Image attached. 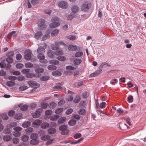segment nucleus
Wrapping results in <instances>:
<instances>
[{
    "mask_svg": "<svg viewBox=\"0 0 146 146\" xmlns=\"http://www.w3.org/2000/svg\"><path fill=\"white\" fill-rule=\"evenodd\" d=\"M32 139L30 140V143L32 145H36L39 143V141L37 139L31 138Z\"/></svg>",
    "mask_w": 146,
    "mask_h": 146,
    "instance_id": "nucleus-11",
    "label": "nucleus"
},
{
    "mask_svg": "<svg viewBox=\"0 0 146 146\" xmlns=\"http://www.w3.org/2000/svg\"><path fill=\"white\" fill-rule=\"evenodd\" d=\"M31 125V123L30 121H25L22 124V127L24 128H26L29 127Z\"/></svg>",
    "mask_w": 146,
    "mask_h": 146,
    "instance_id": "nucleus-24",
    "label": "nucleus"
},
{
    "mask_svg": "<svg viewBox=\"0 0 146 146\" xmlns=\"http://www.w3.org/2000/svg\"><path fill=\"white\" fill-rule=\"evenodd\" d=\"M50 138V136L49 135H43L41 137V139L42 140L46 141Z\"/></svg>",
    "mask_w": 146,
    "mask_h": 146,
    "instance_id": "nucleus-45",
    "label": "nucleus"
},
{
    "mask_svg": "<svg viewBox=\"0 0 146 146\" xmlns=\"http://www.w3.org/2000/svg\"><path fill=\"white\" fill-rule=\"evenodd\" d=\"M1 117L3 119L7 120L8 119V116L6 114L3 113L1 115Z\"/></svg>",
    "mask_w": 146,
    "mask_h": 146,
    "instance_id": "nucleus-56",
    "label": "nucleus"
},
{
    "mask_svg": "<svg viewBox=\"0 0 146 146\" xmlns=\"http://www.w3.org/2000/svg\"><path fill=\"white\" fill-rule=\"evenodd\" d=\"M26 77L28 78H32L34 77H36L35 74L29 72L25 74Z\"/></svg>",
    "mask_w": 146,
    "mask_h": 146,
    "instance_id": "nucleus-22",
    "label": "nucleus"
},
{
    "mask_svg": "<svg viewBox=\"0 0 146 146\" xmlns=\"http://www.w3.org/2000/svg\"><path fill=\"white\" fill-rule=\"evenodd\" d=\"M22 114L21 113L16 114L15 116V119L19 120L22 118Z\"/></svg>",
    "mask_w": 146,
    "mask_h": 146,
    "instance_id": "nucleus-41",
    "label": "nucleus"
},
{
    "mask_svg": "<svg viewBox=\"0 0 146 146\" xmlns=\"http://www.w3.org/2000/svg\"><path fill=\"white\" fill-rule=\"evenodd\" d=\"M91 6L90 3L85 2L82 5L81 7V10L84 12L87 11L90 8Z\"/></svg>",
    "mask_w": 146,
    "mask_h": 146,
    "instance_id": "nucleus-3",
    "label": "nucleus"
},
{
    "mask_svg": "<svg viewBox=\"0 0 146 146\" xmlns=\"http://www.w3.org/2000/svg\"><path fill=\"white\" fill-rule=\"evenodd\" d=\"M49 126V124L48 123L44 122L41 124L40 127L42 129H45L48 127Z\"/></svg>",
    "mask_w": 146,
    "mask_h": 146,
    "instance_id": "nucleus-29",
    "label": "nucleus"
},
{
    "mask_svg": "<svg viewBox=\"0 0 146 146\" xmlns=\"http://www.w3.org/2000/svg\"><path fill=\"white\" fill-rule=\"evenodd\" d=\"M6 84L9 87H11L14 86L15 84V82L12 81H7L6 82Z\"/></svg>",
    "mask_w": 146,
    "mask_h": 146,
    "instance_id": "nucleus-30",
    "label": "nucleus"
},
{
    "mask_svg": "<svg viewBox=\"0 0 146 146\" xmlns=\"http://www.w3.org/2000/svg\"><path fill=\"white\" fill-rule=\"evenodd\" d=\"M59 45L56 42H55V45L52 48L53 50H57L59 48Z\"/></svg>",
    "mask_w": 146,
    "mask_h": 146,
    "instance_id": "nucleus-60",
    "label": "nucleus"
},
{
    "mask_svg": "<svg viewBox=\"0 0 146 146\" xmlns=\"http://www.w3.org/2000/svg\"><path fill=\"white\" fill-rule=\"evenodd\" d=\"M59 118V115H54L52 116L50 118V119L52 121H54L57 120Z\"/></svg>",
    "mask_w": 146,
    "mask_h": 146,
    "instance_id": "nucleus-46",
    "label": "nucleus"
},
{
    "mask_svg": "<svg viewBox=\"0 0 146 146\" xmlns=\"http://www.w3.org/2000/svg\"><path fill=\"white\" fill-rule=\"evenodd\" d=\"M56 132L55 129L52 127H50L48 130V133L49 134H52L55 133Z\"/></svg>",
    "mask_w": 146,
    "mask_h": 146,
    "instance_id": "nucleus-20",
    "label": "nucleus"
},
{
    "mask_svg": "<svg viewBox=\"0 0 146 146\" xmlns=\"http://www.w3.org/2000/svg\"><path fill=\"white\" fill-rule=\"evenodd\" d=\"M73 111V110L72 109L70 108L66 110V111L65 113L66 115H68L70 114Z\"/></svg>",
    "mask_w": 146,
    "mask_h": 146,
    "instance_id": "nucleus-62",
    "label": "nucleus"
},
{
    "mask_svg": "<svg viewBox=\"0 0 146 146\" xmlns=\"http://www.w3.org/2000/svg\"><path fill=\"white\" fill-rule=\"evenodd\" d=\"M48 104L46 102L42 103L41 104V107L42 108H46L48 106Z\"/></svg>",
    "mask_w": 146,
    "mask_h": 146,
    "instance_id": "nucleus-53",
    "label": "nucleus"
},
{
    "mask_svg": "<svg viewBox=\"0 0 146 146\" xmlns=\"http://www.w3.org/2000/svg\"><path fill=\"white\" fill-rule=\"evenodd\" d=\"M82 62V60L80 59H76L74 61V63L76 65H78L80 64Z\"/></svg>",
    "mask_w": 146,
    "mask_h": 146,
    "instance_id": "nucleus-38",
    "label": "nucleus"
},
{
    "mask_svg": "<svg viewBox=\"0 0 146 146\" xmlns=\"http://www.w3.org/2000/svg\"><path fill=\"white\" fill-rule=\"evenodd\" d=\"M66 17L68 20L71 21L72 20L73 18L76 17V16L75 14L71 13L70 14L68 15Z\"/></svg>",
    "mask_w": 146,
    "mask_h": 146,
    "instance_id": "nucleus-19",
    "label": "nucleus"
},
{
    "mask_svg": "<svg viewBox=\"0 0 146 146\" xmlns=\"http://www.w3.org/2000/svg\"><path fill=\"white\" fill-rule=\"evenodd\" d=\"M28 84L31 87L35 89H37L40 86L39 84L34 81H29L28 82Z\"/></svg>",
    "mask_w": 146,
    "mask_h": 146,
    "instance_id": "nucleus-6",
    "label": "nucleus"
},
{
    "mask_svg": "<svg viewBox=\"0 0 146 146\" xmlns=\"http://www.w3.org/2000/svg\"><path fill=\"white\" fill-rule=\"evenodd\" d=\"M42 35V32L39 31L35 33L34 35V37L37 39H38L40 38Z\"/></svg>",
    "mask_w": 146,
    "mask_h": 146,
    "instance_id": "nucleus-13",
    "label": "nucleus"
},
{
    "mask_svg": "<svg viewBox=\"0 0 146 146\" xmlns=\"http://www.w3.org/2000/svg\"><path fill=\"white\" fill-rule=\"evenodd\" d=\"M37 57L39 59V62L42 63H46L47 61L45 59V56L43 55V53H38Z\"/></svg>",
    "mask_w": 146,
    "mask_h": 146,
    "instance_id": "nucleus-4",
    "label": "nucleus"
},
{
    "mask_svg": "<svg viewBox=\"0 0 146 146\" xmlns=\"http://www.w3.org/2000/svg\"><path fill=\"white\" fill-rule=\"evenodd\" d=\"M38 137L37 134L35 133H32L31 134L30 137L31 138L37 139Z\"/></svg>",
    "mask_w": 146,
    "mask_h": 146,
    "instance_id": "nucleus-55",
    "label": "nucleus"
},
{
    "mask_svg": "<svg viewBox=\"0 0 146 146\" xmlns=\"http://www.w3.org/2000/svg\"><path fill=\"white\" fill-rule=\"evenodd\" d=\"M13 130L16 132H19L22 129V128L20 127L17 126L13 128Z\"/></svg>",
    "mask_w": 146,
    "mask_h": 146,
    "instance_id": "nucleus-63",
    "label": "nucleus"
},
{
    "mask_svg": "<svg viewBox=\"0 0 146 146\" xmlns=\"http://www.w3.org/2000/svg\"><path fill=\"white\" fill-rule=\"evenodd\" d=\"M45 21L44 19L40 20V23L38 24L39 29L40 30H43L45 29Z\"/></svg>",
    "mask_w": 146,
    "mask_h": 146,
    "instance_id": "nucleus-7",
    "label": "nucleus"
},
{
    "mask_svg": "<svg viewBox=\"0 0 146 146\" xmlns=\"http://www.w3.org/2000/svg\"><path fill=\"white\" fill-rule=\"evenodd\" d=\"M31 52H28L27 53L25 54L24 55L25 59L26 60H29L31 58Z\"/></svg>",
    "mask_w": 146,
    "mask_h": 146,
    "instance_id": "nucleus-16",
    "label": "nucleus"
},
{
    "mask_svg": "<svg viewBox=\"0 0 146 146\" xmlns=\"http://www.w3.org/2000/svg\"><path fill=\"white\" fill-rule=\"evenodd\" d=\"M57 59L60 61H63L65 60L66 58L64 56H58Z\"/></svg>",
    "mask_w": 146,
    "mask_h": 146,
    "instance_id": "nucleus-49",
    "label": "nucleus"
},
{
    "mask_svg": "<svg viewBox=\"0 0 146 146\" xmlns=\"http://www.w3.org/2000/svg\"><path fill=\"white\" fill-rule=\"evenodd\" d=\"M8 79L11 80H15L17 79V78L14 76H10L8 77Z\"/></svg>",
    "mask_w": 146,
    "mask_h": 146,
    "instance_id": "nucleus-64",
    "label": "nucleus"
},
{
    "mask_svg": "<svg viewBox=\"0 0 146 146\" xmlns=\"http://www.w3.org/2000/svg\"><path fill=\"white\" fill-rule=\"evenodd\" d=\"M29 136L26 135H24L22 136L21 137V139L24 142L27 141L29 138Z\"/></svg>",
    "mask_w": 146,
    "mask_h": 146,
    "instance_id": "nucleus-43",
    "label": "nucleus"
},
{
    "mask_svg": "<svg viewBox=\"0 0 146 146\" xmlns=\"http://www.w3.org/2000/svg\"><path fill=\"white\" fill-rule=\"evenodd\" d=\"M64 108H58L55 111V112L56 114H59L62 112L63 111Z\"/></svg>",
    "mask_w": 146,
    "mask_h": 146,
    "instance_id": "nucleus-44",
    "label": "nucleus"
},
{
    "mask_svg": "<svg viewBox=\"0 0 146 146\" xmlns=\"http://www.w3.org/2000/svg\"><path fill=\"white\" fill-rule=\"evenodd\" d=\"M72 13L74 14L77 13L79 11V8L78 6L74 5L71 9Z\"/></svg>",
    "mask_w": 146,
    "mask_h": 146,
    "instance_id": "nucleus-8",
    "label": "nucleus"
},
{
    "mask_svg": "<svg viewBox=\"0 0 146 146\" xmlns=\"http://www.w3.org/2000/svg\"><path fill=\"white\" fill-rule=\"evenodd\" d=\"M18 106L19 107H21L20 109L23 111L26 110L28 108V105L25 104L22 105V104H20Z\"/></svg>",
    "mask_w": 146,
    "mask_h": 146,
    "instance_id": "nucleus-15",
    "label": "nucleus"
},
{
    "mask_svg": "<svg viewBox=\"0 0 146 146\" xmlns=\"http://www.w3.org/2000/svg\"><path fill=\"white\" fill-rule=\"evenodd\" d=\"M14 53L13 51H11L10 52H8L6 54V56L8 57L12 58L14 56Z\"/></svg>",
    "mask_w": 146,
    "mask_h": 146,
    "instance_id": "nucleus-37",
    "label": "nucleus"
},
{
    "mask_svg": "<svg viewBox=\"0 0 146 146\" xmlns=\"http://www.w3.org/2000/svg\"><path fill=\"white\" fill-rule=\"evenodd\" d=\"M50 31H47L46 33L42 37V40H44L49 38L50 37Z\"/></svg>",
    "mask_w": 146,
    "mask_h": 146,
    "instance_id": "nucleus-17",
    "label": "nucleus"
},
{
    "mask_svg": "<svg viewBox=\"0 0 146 146\" xmlns=\"http://www.w3.org/2000/svg\"><path fill=\"white\" fill-rule=\"evenodd\" d=\"M39 110H36L34 113L32 114L33 118H37L39 117L40 115V113L38 111Z\"/></svg>",
    "mask_w": 146,
    "mask_h": 146,
    "instance_id": "nucleus-18",
    "label": "nucleus"
},
{
    "mask_svg": "<svg viewBox=\"0 0 146 146\" xmlns=\"http://www.w3.org/2000/svg\"><path fill=\"white\" fill-rule=\"evenodd\" d=\"M49 25L50 27V28H56L59 25V23L58 22H52Z\"/></svg>",
    "mask_w": 146,
    "mask_h": 146,
    "instance_id": "nucleus-10",
    "label": "nucleus"
},
{
    "mask_svg": "<svg viewBox=\"0 0 146 146\" xmlns=\"http://www.w3.org/2000/svg\"><path fill=\"white\" fill-rule=\"evenodd\" d=\"M133 100V97L131 95H130L127 97V101L129 103L132 102Z\"/></svg>",
    "mask_w": 146,
    "mask_h": 146,
    "instance_id": "nucleus-54",
    "label": "nucleus"
},
{
    "mask_svg": "<svg viewBox=\"0 0 146 146\" xmlns=\"http://www.w3.org/2000/svg\"><path fill=\"white\" fill-rule=\"evenodd\" d=\"M54 54V52L52 50H49L47 52V55L50 58H53Z\"/></svg>",
    "mask_w": 146,
    "mask_h": 146,
    "instance_id": "nucleus-21",
    "label": "nucleus"
},
{
    "mask_svg": "<svg viewBox=\"0 0 146 146\" xmlns=\"http://www.w3.org/2000/svg\"><path fill=\"white\" fill-rule=\"evenodd\" d=\"M56 106V104L54 102H51L50 103L48 106L50 109H53L55 108Z\"/></svg>",
    "mask_w": 146,
    "mask_h": 146,
    "instance_id": "nucleus-33",
    "label": "nucleus"
},
{
    "mask_svg": "<svg viewBox=\"0 0 146 146\" xmlns=\"http://www.w3.org/2000/svg\"><path fill=\"white\" fill-rule=\"evenodd\" d=\"M45 52V49L42 46H40L38 47L37 49L38 53H43Z\"/></svg>",
    "mask_w": 146,
    "mask_h": 146,
    "instance_id": "nucleus-28",
    "label": "nucleus"
},
{
    "mask_svg": "<svg viewBox=\"0 0 146 146\" xmlns=\"http://www.w3.org/2000/svg\"><path fill=\"white\" fill-rule=\"evenodd\" d=\"M86 112V110L83 108H81L79 110H78L79 114L81 115H85Z\"/></svg>",
    "mask_w": 146,
    "mask_h": 146,
    "instance_id": "nucleus-36",
    "label": "nucleus"
},
{
    "mask_svg": "<svg viewBox=\"0 0 146 146\" xmlns=\"http://www.w3.org/2000/svg\"><path fill=\"white\" fill-rule=\"evenodd\" d=\"M27 88L28 87L27 86L23 85L20 86L19 87V91H23L27 89Z\"/></svg>",
    "mask_w": 146,
    "mask_h": 146,
    "instance_id": "nucleus-48",
    "label": "nucleus"
},
{
    "mask_svg": "<svg viewBox=\"0 0 146 146\" xmlns=\"http://www.w3.org/2000/svg\"><path fill=\"white\" fill-rule=\"evenodd\" d=\"M83 139V137H82L80 139H78V140L76 141L74 140L73 141H71L70 143L72 144H75L78 143H79L80 142L82 141Z\"/></svg>",
    "mask_w": 146,
    "mask_h": 146,
    "instance_id": "nucleus-42",
    "label": "nucleus"
},
{
    "mask_svg": "<svg viewBox=\"0 0 146 146\" xmlns=\"http://www.w3.org/2000/svg\"><path fill=\"white\" fill-rule=\"evenodd\" d=\"M58 129L61 131V133L63 135H67L69 131L68 129L67 126L65 124L61 125L59 126Z\"/></svg>",
    "mask_w": 146,
    "mask_h": 146,
    "instance_id": "nucleus-2",
    "label": "nucleus"
},
{
    "mask_svg": "<svg viewBox=\"0 0 146 146\" xmlns=\"http://www.w3.org/2000/svg\"><path fill=\"white\" fill-rule=\"evenodd\" d=\"M50 63L56 65H57L59 64V62L57 60H51L50 62Z\"/></svg>",
    "mask_w": 146,
    "mask_h": 146,
    "instance_id": "nucleus-59",
    "label": "nucleus"
},
{
    "mask_svg": "<svg viewBox=\"0 0 146 146\" xmlns=\"http://www.w3.org/2000/svg\"><path fill=\"white\" fill-rule=\"evenodd\" d=\"M62 74L61 72L59 70H55L52 73L53 76L55 77H58L60 76Z\"/></svg>",
    "mask_w": 146,
    "mask_h": 146,
    "instance_id": "nucleus-12",
    "label": "nucleus"
},
{
    "mask_svg": "<svg viewBox=\"0 0 146 146\" xmlns=\"http://www.w3.org/2000/svg\"><path fill=\"white\" fill-rule=\"evenodd\" d=\"M11 127H7L3 130L4 133L6 134H9L11 132Z\"/></svg>",
    "mask_w": 146,
    "mask_h": 146,
    "instance_id": "nucleus-31",
    "label": "nucleus"
},
{
    "mask_svg": "<svg viewBox=\"0 0 146 146\" xmlns=\"http://www.w3.org/2000/svg\"><path fill=\"white\" fill-rule=\"evenodd\" d=\"M68 6L67 3L64 1H60L58 3V7L63 9H66L68 7Z\"/></svg>",
    "mask_w": 146,
    "mask_h": 146,
    "instance_id": "nucleus-5",
    "label": "nucleus"
},
{
    "mask_svg": "<svg viewBox=\"0 0 146 146\" xmlns=\"http://www.w3.org/2000/svg\"><path fill=\"white\" fill-rule=\"evenodd\" d=\"M66 120V118L64 117H62L60 118L58 121V123L60 124L63 123Z\"/></svg>",
    "mask_w": 146,
    "mask_h": 146,
    "instance_id": "nucleus-25",
    "label": "nucleus"
},
{
    "mask_svg": "<svg viewBox=\"0 0 146 146\" xmlns=\"http://www.w3.org/2000/svg\"><path fill=\"white\" fill-rule=\"evenodd\" d=\"M35 69V71L36 72L35 76L36 77L39 78L41 76V73L44 72V69L42 68L40 64H34V68Z\"/></svg>",
    "mask_w": 146,
    "mask_h": 146,
    "instance_id": "nucleus-1",
    "label": "nucleus"
},
{
    "mask_svg": "<svg viewBox=\"0 0 146 146\" xmlns=\"http://www.w3.org/2000/svg\"><path fill=\"white\" fill-rule=\"evenodd\" d=\"M15 111L13 110H9L8 112V115L9 116H13L15 114Z\"/></svg>",
    "mask_w": 146,
    "mask_h": 146,
    "instance_id": "nucleus-52",
    "label": "nucleus"
},
{
    "mask_svg": "<svg viewBox=\"0 0 146 146\" xmlns=\"http://www.w3.org/2000/svg\"><path fill=\"white\" fill-rule=\"evenodd\" d=\"M25 66L27 68H34V64L30 62H27L25 64Z\"/></svg>",
    "mask_w": 146,
    "mask_h": 146,
    "instance_id": "nucleus-40",
    "label": "nucleus"
},
{
    "mask_svg": "<svg viewBox=\"0 0 146 146\" xmlns=\"http://www.w3.org/2000/svg\"><path fill=\"white\" fill-rule=\"evenodd\" d=\"M42 123L41 120L39 119L35 120L33 122V124L35 125H39L41 124Z\"/></svg>",
    "mask_w": 146,
    "mask_h": 146,
    "instance_id": "nucleus-39",
    "label": "nucleus"
},
{
    "mask_svg": "<svg viewBox=\"0 0 146 146\" xmlns=\"http://www.w3.org/2000/svg\"><path fill=\"white\" fill-rule=\"evenodd\" d=\"M14 144H17L19 143V140L18 138L14 137L13 138L12 140Z\"/></svg>",
    "mask_w": 146,
    "mask_h": 146,
    "instance_id": "nucleus-50",
    "label": "nucleus"
},
{
    "mask_svg": "<svg viewBox=\"0 0 146 146\" xmlns=\"http://www.w3.org/2000/svg\"><path fill=\"white\" fill-rule=\"evenodd\" d=\"M83 54V53L81 51L77 52L75 54V56L76 57H79Z\"/></svg>",
    "mask_w": 146,
    "mask_h": 146,
    "instance_id": "nucleus-51",
    "label": "nucleus"
},
{
    "mask_svg": "<svg viewBox=\"0 0 146 146\" xmlns=\"http://www.w3.org/2000/svg\"><path fill=\"white\" fill-rule=\"evenodd\" d=\"M80 100V97L78 95H76L75 97L74 98L73 101V102L76 103H78L79 102Z\"/></svg>",
    "mask_w": 146,
    "mask_h": 146,
    "instance_id": "nucleus-32",
    "label": "nucleus"
},
{
    "mask_svg": "<svg viewBox=\"0 0 146 146\" xmlns=\"http://www.w3.org/2000/svg\"><path fill=\"white\" fill-rule=\"evenodd\" d=\"M12 139L11 135H6L4 136L3 137V139L6 141H10Z\"/></svg>",
    "mask_w": 146,
    "mask_h": 146,
    "instance_id": "nucleus-14",
    "label": "nucleus"
},
{
    "mask_svg": "<svg viewBox=\"0 0 146 146\" xmlns=\"http://www.w3.org/2000/svg\"><path fill=\"white\" fill-rule=\"evenodd\" d=\"M30 71V70L29 69L25 68L22 69L21 71L22 73L23 74H27Z\"/></svg>",
    "mask_w": 146,
    "mask_h": 146,
    "instance_id": "nucleus-58",
    "label": "nucleus"
},
{
    "mask_svg": "<svg viewBox=\"0 0 146 146\" xmlns=\"http://www.w3.org/2000/svg\"><path fill=\"white\" fill-rule=\"evenodd\" d=\"M77 48V46L73 44H70L68 47V49L70 51H75Z\"/></svg>",
    "mask_w": 146,
    "mask_h": 146,
    "instance_id": "nucleus-9",
    "label": "nucleus"
},
{
    "mask_svg": "<svg viewBox=\"0 0 146 146\" xmlns=\"http://www.w3.org/2000/svg\"><path fill=\"white\" fill-rule=\"evenodd\" d=\"M23 64L21 63H17L15 65L16 68L18 69L21 68L23 67Z\"/></svg>",
    "mask_w": 146,
    "mask_h": 146,
    "instance_id": "nucleus-61",
    "label": "nucleus"
},
{
    "mask_svg": "<svg viewBox=\"0 0 146 146\" xmlns=\"http://www.w3.org/2000/svg\"><path fill=\"white\" fill-rule=\"evenodd\" d=\"M59 31L58 29H55L52 31L51 33V35L52 36H54L57 35Z\"/></svg>",
    "mask_w": 146,
    "mask_h": 146,
    "instance_id": "nucleus-23",
    "label": "nucleus"
},
{
    "mask_svg": "<svg viewBox=\"0 0 146 146\" xmlns=\"http://www.w3.org/2000/svg\"><path fill=\"white\" fill-rule=\"evenodd\" d=\"M5 59L4 58L3 60H1L0 62V67L1 68H4L6 66V64L5 63Z\"/></svg>",
    "mask_w": 146,
    "mask_h": 146,
    "instance_id": "nucleus-26",
    "label": "nucleus"
},
{
    "mask_svg": "<svg viewBox=\"0 0 146 146\" xmlns=\"http://www.w3.org/2000/svg\"><path fill=\"white\" fill-rule=\"evenodd\" d=\"M48 68L49 70H56V67L55 65H51L48 66Z\"/></svg>",
    "mask_w": 146,
    "mask_h": 146,
    "instance_id": "nucleus-47",
    "label": "nucleus"
},
{
    "mask_svg": "<svg viewBox=\"0 0 146 146\" xmlns=\"http://www.w3.org/2000/svg\"><path fill=\"white\" fill-rule=\"evenodd\" d=\"M76 123V121L75 119H72L70 120L68 122V124L71 126H73Z\"/></svg>",
    "mask_w": 146,
    "mask_h": 146,
    "instance_id": "nucleus-27",
    "label": "nucleus"
},
{
    "mask_svg": "<svg viewBox=\"0 0 146 146\" xmlns=\"http://www.w3.org/2000/svg\"><path fill=\"white\" fill-rule=\"evenodd\" d=\"M16 33V31H13L10 32L8 34V35L7 36V37L9 39H11V36L13 35L14 34H15Z\"/></svg>",
    "mask_w": 146,
    "mask_h": 146,
    "instance_id": "nucleus-57",
    "label": "nucleus"
},
{
    "mask_svg": "<svg viewBox=\"0 0 146 146\" xmlns=\"http://www.w3.org/2000/svg\"><path fill=\"white\" fill-rule=\"evenodd\" d=\"M49 79V77L48 76H43L40 78V80L42 81H45Z\"/></svg>",
    "mask_w": 146,
    "mask_h": 146,
    "instance_id": "nucleus-34",
    "label": "nucleus"
},
{
    "mask_svg": "<svg viewBox=\"0 0 146 146\" xmlns=\"http://www.w3.org/2000/svg\"><path fill=\"white\" fill-rule=\"evenodd\" d=\"M5 59L6 61L9 64H11L13 62V58L8 57L7 56V58Z\"/></svg>",
    "mask_w": 146,
    "mask_h": 146,
    "instance_id": "nucleus-35",
    "label": "nucleus"
}]
</instances>
